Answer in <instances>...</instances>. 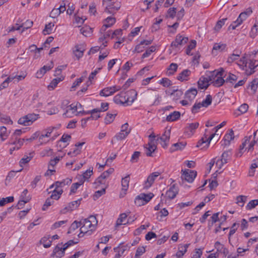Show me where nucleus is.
Returning <instances> with one entry per match:
<instances>
[{
	"instance_id": "nucleus-1",
	"label": "nucleus",
	"mask_w": 258,
	"mask_h": 258,
	"mask_svg": "<svg viewBox=\"0 0 258 258\" xmlns=\"http://www.w3.org/2000/svg\"><path fill=\"white\" fill-rule=\"evenodd\" d=\"M257 51L245 53L244 56L237 63V64L243 70H245L247 75H250L254 72V69L258 66V60L253 59V55L257 53Z\"/></svg>"
},
{
	"instance_id": "nucleus-2",
	"label": "nucleus",
	"mask_w": 258,
	"mask_h": 258,
	"mask_svg": "<svg viewBox=\"0 0 258 258\" xmlns=\"http://www.w3.org/2000/svg\"><path fill=\"white\" fill-rule=\"evenodd\" d=\"M137 92L131 89L126 92H120L113 98L114 102L117 104L123 105L125 106L132 104L137 99Z\"/></svg>"
},
{
	"instance_id": "nucleus-3",
	"label": "nucleus",
	"mask_w": 258,
	"mask_h": 258,
	"mask_svg": "<svg viewBox=\"0 0 258 258\" xmlns=\"http://www.w3.org/2000/svg\"><path fill=\"white\" fill-rule=\"evenodd\" d=\"M225 72L223 68H220L219 70H215L210 73L211 78L212 79V83L216 87H221L226 82L224 78L225 77Z\"/></svg>"
},
{
	"instance_id": "nucleus-4",
	"label": "nucleus",
	"mask_w": 258,
	"mask_h": 258,
	"mask_svg": "<svg viewBox=\"0 0 258 258\" xmlns=\"http://www.w3.org/2000/svg\"><path fill=\"white\" fill-rule=\"evenodd\" d=\"M81 228L80 229V232L78 235L79 237H82L84 234L90 235L91 234L93 230L95 229V227L93 226L88 219H84L80 221Z\"/></svg>"
},
{
	"instance_id": "nucleus-5",
	"label": "nucleus",
	"mask_w": 258,
	"mask_h": 258,
	"mask_svg": "<svg viewBox=\"0 0 258 258\" xmlns=\"http://www.w3.org/2000/svg\"><path fill=\"white\" fill-rule=\"evenodd\" d=\"M39 116L38 114L29 113L20 118L18 123L24 126L30 125L39 118Z\"/></svg>"
},
{
	"instance_id": "nucleus-6",
	"label": "nucleus",
	"mask_w": 258,
	"mask_h": 258,
	"mask_svg": "<svg viewBox=\"0 0 258 258\" xmlns=\"http://www.w3.org/2000/svg\"><path fill=\"white\" fill-rule=\"evenodd\" d=\"M152 193L148 194H141L137 196L135 199V204L138 207L144 205L148 203L153 197Z\"/></svg>"
},
{
	"instance_id": "nucleus-7",
	"label": "nucleus",
	"mask_w": 258,
	"mask_h": 258,
	"mask_svg": "<svg viewBox=\"0 0 258 258\" xmlns=\"http://www.w3.org/2000/svg\"><path fill=\"white\" fill-rule=\"evenodd\" d=\"M210 132L207 129H206L204 137L202 138L197 143V147H201L204 143H206V146L207 147L209 146L211 141L213 139V138L216 135H219L218 134L216 133H212L210 135Z\"/></svg>"
},
{
	"instance_id": "nucleus-8",
	"label": "nucleus",
	"mask_w": 258,
	"mask_h": 258,
	"mask_svg": "<svg viewBox=\"0 0 258 258\" xmlns=\"http://www.w3.org/2000/svg\"><path fill=\"white\" fill-rule=\"evenodd\" d=\"M54 129V127L50 126L42 132L39 138V142L40 145L45 144L48 142L49 140H46L45 138L50 137Z\"/></svg>"
},
{
	"instance_id": "nucleus-9",
	"label": "nucleus",
	"mask_w": 258,
	"mask_h": 258,
	"mask_svg": "<svg viewBox=\"0 0 258 258\" xmlns=\"http://www.w3.org/2000/svg\"><path fill=\"white\" fill-rule=\"evenodd\" d=\"M33 22L32 21L27 20L25 23L21 25L16 24L15 26H13L10 30V31H14L16 30H21L22 32L27 30L28 29L30 28L33 25Z\"/></svg>"
},
{
	"instance_id": "nucleus-10",
	"label": "nucleus",
	"mask_w": 258,
	"mask_h": 258,
	"mask_svg": "<svg viewBox=\"0 0 258 258\" xmlns=\"http://www.w3.org/2000/svg\"><path fill=\"white\" fill-rule=\"evenodd\" d=\"M182 171L183 172L182 178L188 182H192L197 176V171L190 169H185L184 171L182 170Z\"/></svg>"
},
{
	"instance_id": "nucleus-11",
	"label": "nucleus",
	"mask_w": 258,
	"mask_h": 258,
	"mask_svg": "<svg viewBox=\"0 0 258 258\" xmlns=\"http://www.w3.org/2000/svg\"><path fill=\"white\" fill-rule=\"evenodd\" d=\"M120 88V87L118 86L106 87L100 91L99 95L101 96L108 97L112 95L116 91H119Z\"/></svg>"
},
{
	"instance_id": "nucleus-12",
	"label": "nucleus",
	"mask_w": 258,
	"mask_h": 258,
	"mask_svg": "<svg viewBox=\"0 0 258 258\" xmlns=\"http://www.w3.org/2000/svg\"><path fill=\"white\" fill-rule=\"evenodd\" d=\"M170 130L166 131L162 136L157 139V141L161 145L162 147L166 148L170 139Z\"/></svg>"
},
{
	"instance_id": "nucleus-13",
	"label": "nucleus",
	"mask_w": 258,
	"mask_h": 258,
	"mask_svg": "<svg viewBox=\"0 0 258 258\" xmlns=\"http://www.w3.org/2000/svg\"><path fill=\"white\" fill-rule=\"evenodd\" d=\"M76 108L77 106L75 105V103L70 104L68 107L67 110L63 112V116L65 117H72L78 115Z\"/></svg>"
},
{
	"instance_id": "nucleus-14",
	"label": "nucleus",
	"mask_w": 258,
	"mask_h": 258,
	"mask_svg": "<svg viewBox=\"0 0 258 258\" xmlns=\"http://www.w3.org/2000/svg\"><path fill=\"white\" fill-rule=\"evenodd\" d=\"M212 81V79L211 78V76L208 77L202 76L198 82V86L201 89H206L209 86V82Z\"/></svg>"
},
{
	"instance_id": "nucleus-15",
	"label": "nucleus",
	"mask_w": 258,
	"mask_h": 258,
	"mask_svg": "<svg viewBox=\"0 0 258 258\" xmlns=\"http://www.w3.org/2000/svg\"><path fill=\"white\" fill-rule=\"evenodd\" d=\"M121 4L119 2L114 3L107 5L105 9V12L110 14H114L120 8Z\"/></svg>"
},
{
	"instance_id": "nucleus-16",
	"label": "nucleus",
	"mask_w": 258,
	"mask_h": 258,
	"mask_svg": "<svg viewBox=\"0 0 258 258\" xmlns=\"http://www.w3.org/2000/svg\"><path fill=\"white\" fill-rule=\"evenodd\" d=\"M145 153L147 156L152 157V153L156 149V146L153 140L144 146Z\"/></svg>"
},
{
	"instance_id": "nucleus-17",
	"label": "nucleus",
	"mask_w": 258,
	"mask_h": 258,
	"mask_svg": "<svg viewBox=\"0 0 258 258\" xmlns=\"http://www.w3.org/2000/svg\"><path fill=\"white\" fill-rule=\"evenodd\" d=\"M116 22V19L114 17H108L103 21V26L100 31H105L107 28L112 26Z\"/></svg>"
},
{
	"instance_id": "nucleus-18",
	"label": "nucleus",
	"mask_w": 258,
	"mask_h": 258,
	"mask_svg": "<svg viewBox=\"0 0 258 258\" xmlns=\"http://www.w3.org/2000/svg\"><path fill=\"white\" fill-rule=\"evenodd\" d=\"M24 142L25 139H20L16 136L14 137L12 135L8 144L17 146V149H20Z\"/></svg>"
},
{
	"instance_id": "nucleus-19",
	"label": "nucleus",
	"mask_w": 258,
	"mask_h": 258,
	"mask_svg": "<svg viewBox=\"0 0 258 258\" xmlns=\"http://www.w3.org/2000/svg\"><path fill=\"white\" fill-rule=\"evenodd\" d=\"M178 192L177 186L173 184L169 187L166 192V197L171 200L175 198Z\"/></svg>"
},
{
	"instance_id": "nucleus-20",
	"label": "nucleus",
	"mask_w": 258,
	"mask_h": 258,
	"mask_svg": "<svg viewBox=\"0 0 258 258\" xmlns=\"http://www.w3.org/2000/svg\"><path fill=\"white\" fill-rule=\"evenodd\" d=\"M62 244V243L60 245ZM65 250H63V248L60 246V244H58L54 248L52 253L51 254V257L54 256L57 258H61L64 254Z\"/></svg>"
},
{
	"instance_id": "nucleus-21",
	"label": "nucleus",
	"mask_w": 258,
	"mask_h": 258,
	"mask_svg": "<svg viewBox=\"0 0 258 258\" xmlns=\"http://www.w3.org/2000/svg\"><path fill=\"white\" fill-rule=\"evenodd\" d=\"M53 67L52 61H51L49 64L44 66L36 73V77L37 78H42L43 75L48 71L50 70Z\"/></svg>"
},
{
	"instance_id": "nucleus-22",
	"label": "nucleus",
	"mask_w": 258,
	"mask_h": 258,
	"mask_svg": "<svg viewBox=\"0 0 258 258\" xmlns=\"http://www.w3.org/2000/svg\"><path fill=\"white\" fill-rule=\"evenodd\" d=\"M226 44L222 43H215L213 47L212 53L214 55H217L218 52H222L225 50Z\"/></svg>"
},
{
	"instance_id": "nucleus-23",
	"label": "nucleus",
	"mask_w": 258,
	"mask_h": 258,
	"mask_svg": "<svg viewBox=\"0 0 258 258\" xmlns=\"http://www.w3.org/2000/svg\"><path fill=\"white\" fill-rule=\"evenodd\" d=\"M153 40L152 39H149V40H144L142 41L139 44H138L136 47L135 51L138 53H140L142 52L144 49V45H148L150 44Z\"/></svg>"
},
{
	"instance_id": "nucleus-24",
	"label": "nucleus",
	"mask_w": 258,
	"mask_h": 258,
	"mask_svg": "<svg viewBox=\"0 0 258 258\" xmlns=\"http://www.w3.org/2000/svg\"><path fill=\"white\" fill-rule=\"evenodd\" d=\"M197 93L198 91L196 88H190L185 92V98L191 102L195 99Z\"/></svg>"
},
{
	"instance_id": "nucleus-25",
	"label": "nucleus",
	"mask_w": 258,
	"mask_h": 258,
	"mask_svg": "<svg viewBox=\"0 0 258 258\" xmlns=\"http://www.w3.org/2000/svg\"><path fill=\"white\" fill-rule=\"evenodd\" d=\"M84 51L85 49L79 45H76L73 49V53L78 59L83 56Z\"/></svg>"
},
{
	"instance_id": "nucleus-26",
	"label": "nucleus",
	"mask_w": 258,
	"mask_h": 258,
	"mask_svg": "<svg viewBox=\"0 0 258 258\" xmlns=\"http://www.w3.org/2000/svg\"><path fill=\"white\" fill-rule=\"evenodd\" d=\"M191 74V72L190 70L188 69L184 70L182 72L179 73L177 77V79L181 82L184 81H187L188 79V77Z\"/></svg>"
},
{
	"instance_id": "nucleus-27",
	"label": "nucleus",
	"mask_w": 258,
	"mask_h": 258,
	"mask_svg": "<svg viewBox=\"0 0 258 258\" xmlns=\"http://www.w3.org/2000/svg\"><path fill=\"white\" fill-rule=\"evenodd\" d=\"M189 243L180 245L178 248V250L176 253V256L178 258H182V256L187 251V249L189 247Z\"/></svg>"
},
{
	"instance_id": "nucleus-28",
	"label": "nucleus",
	"mask_w": 258,
	"mask_h": 258,
	"mask_svg": "<svg viewBox=\"0 0 258 258\" xmlns=\"http://www.w3.org/2000/svg\"><path fill=\"white\" fill-rule=\"evenodd\" d=\"M199 125V123L198 122L189 123L186 126L185 131L189 135H192Z\"/></svg>"
},
{
	"instance_id": "nucleus-29",
	"label": "nucleus",
	"mask_w": 258,
	"mask_h": 258,
	"mask_svg": "<svg viewBox=\"0 0 258 258\" xmlns=\"http://www.w3.org/2000/svg\"><path fill=\"white\" fill-rule=\"evenodd\" d=\"M180 116V113L179 111H174L167 116L166 121L172 122L178 119Z\"/></svg>"
},
{
	"instance_id": "nucleus-30",
	"label": "nucleus",
	"mask_w": 258,
	"mask_h": 258,
	"mask_svg": "<svg viewBox=\"0 0 258 258\" xmlns=\"http://www.w3.org/2000/svg\"><path fill=\"white\" fill-rule=\"evenodd\" d=\"M241 52L238 50H234L233 53L231 54L227 58L228 63H232L236 60H237L240 57Z\"/></svg>"
},
{
	"instance_id": "nucleus-31",
	"label": "nucleus",
	"mask_w": 258,
	"mask_h": 258,
	"mask_svg": "<svg viewBox=\"0 0 258 258\" xmlns=\"http://www.w3.org/2000/svg\"><path fill=\"white\" fill-rule=\"evenodd\" d=\"M185 142H178L172 145L170 148L171 152H173L177 150H181L185 147L186 145Z\"/></svg>"
},
{
	"instance_id": "nucleus-32",
	"label": "nucleus",
	"mask_w": 258,
	"mask_h": 258,
	"mask_svg": "<svg viewBox=\"0 0 258 258\" xmlns=\"http://www.w3.org/2000/svg\"><path fill=\"white\" fill-rule=\"evenodd\" d=\"M252 137V136H249V137H246L244 138V141L242 143V144L239 147V151L237 153V156L241 157L243 153V150L247 143L250 142V140Z\"/></svg>"
},
{
	"instance_id": "nucleus-33",
	"label": "nucleus",
	"mask_w": 258,
	"mask_h": 258,
	"mask_svg": "<svg viewBox=\"0 0 258 258\" xmlns=\"http://www.w3.org/2000/svg\"><path fill=\"white\" fill-rule=\"evenodd\" d=\"M34 154V152H30L29 153V156L25 155L24 157H23L19 162L20 165L23 167V165L28 163L33 157Z\"/></svg>"
},
{
	"instance_id": "nucleus-34",
	"label": "nucleus",
	"mask_w": 258,
	"mask_h": 258,
	"mask_svg": "<svg viewBox=\"0 0 258 258\" xmlns=\"http://www.w3.org/2000/svg\"><path fill=\"white\" fill-rule=\"evenodd\" d=\"M63 78L62 77H58L53 79L49 85L47 86V88L49 90H53L57 85V84L61 81H62Z\"/></svg>"
},
{
	"instance_id": "nucleus-35",
	"label": "nucleus",
	"mask_w": 258,
	"mask_h": 258,
	"mask_svg": "<svg viewBox=\"0 0 258 258\" xmlns=\"http://www.w3.org/2000/svg\"><path fill=\"white\" fill-rule=\"evenodd\" d=\"M100 110L99 108H95L91 110L88 111L86 112V114H91V117H92V120H96L100 117Z\"/></svg>"
},
{
	"instance_id": "nucleus-36",
	"label": "nucleus",
	"mask_w": 258,
	"mask_h": 258,
	"mask_svg": "<svg viewBox=\"0 0 258 258\" xmlns=\"http://www.w3.org/2000/svg\"><path fill=\"white\" fill-rule=\"evenodd\" d=\"M231 156V153L230 151H224L221 157V160L223 163H227L228 161L230 160Z\"/></svg>"
},
{
	"instance_id": "nucleus-37",
	"label": "nucleus",
	"mask_w": 258,
	"mask_h": 258,
	"mask_svg": "<svg viewBox=\"0 0 258 258\" xmlns=\"http://www.w3.org/2000/svg\"><path fill=\"white\" fill-rule=\"evenodd\" d=\"M50 236H44L41 238L40 242L43 244L44 247H49L52 243V240H50Z\"/></svg>"
},
{
	"instance_id": "nucleus-38",
	"label": "nucleus",
	"mask_w": 258,
	"mask_h": 258,
	"mask_svg": "<svg viewBox=\"0 0 258 258\" xmlns=\"http://www.w3.org/2000/svg\"><path fill=\"white\" fill-rule=\"evenodd\" d=\"M127 217V216L125 213L121 214L116 222V227H118L122 224H126V223H124V222Z\"/></svg>"
},
{
	"instance_id": "nucleus-39",
	"label": "nucleus",
	"mask_w": 258,
	"mask_h": 258,
	"mask_svg": "<svg viewBox=\"0 0 258 258\" xmlns=\"http://www.w3.org/2000/svg\"><path fill=\"white\" fill-rule=\"evenodd\" d=\"M178 65L175 63H171L168 68L167 75L168 76L173 75L176 71Z\"/></svg>"
},
{
	"instance_id": "nucleus-40",
	"label": "nucleus",
	"mask_w": 258,
	"mask_h": 258,
	"mask_svg": "<svg viewBox=\"0 0 258 258\" xmlns=\"http://www.w3.org/2000/svg\"><path fill=\"white\" fill-rule=\"evenodd\" d=\"M130 182V175H127L126 176L122 178L121 185L122 186V190L126 191L128 188Z\"/></svg>"
},
{
	"instance_id": "nucleus-41",
	"label": "nucleus",
	"mask_w": 258,
	"mask_h": 258,
	"mask_svg": "<svg viewBox=\"0 0 258 258\" xmlns=\"http://www.w3.org/2000/svg\"><path fill=\"white\" fill-rule=\"evenodd\" d=\"M257 84H258V80L255 79L249 84L247 88H250L252 93H255L256 91L258 92V87Z\"/></svg>"
},
{
	"instance_id": "nucleus-42",
	"label": "nucleus",
	"mask_w": 258,
	"mask_h": 258,
	"mask_svg": "<svg viewBox=\"0 0 258 258\" xmlns=\"http://www.w3.org/2000/svg\"><path fill=\"white\" fill-rule=\"evenodd\" d=\"M128 135H127V133H123L122 132H120L118 133H117L112 139L111 140V143H113V141L116 140L117 141L122 140L124 139Z\"/></svg>"
},
{
	"instance_id": "nucleus-43",
	"label": "nucleus",
	"mask_w": 258,
	"mask_h": 258,
	"mask_svg": "<svg viewBox=\"0 0 258 258\" xmlns=\"http://www.w3.org/2000/svg\"><path fill=\"white\" fill-rule=\"evenodd\" d=\"M175 40L177 41L178 43L180 44V46L182 47L187 42L188 39L186 37H182L178 34L176 36Z\"/></svg>"
},
{
	"instance_id": "nucleus-44",
	"label": "nucleus",
	"mask_w": 258,
	"mask_h": 258,
	"mask_svg": "<svg viewBox=\"0 0 258 258\" xmlns=\"http://www.w3.org/2000/svg\"><path fill=\"white\" fill-rule=\"evenodd\" d=\"M234 132L231 130L230 132L228 134H226L224 137V142H225V144H229L230 141L234 139Z\"/></svg>"
},
{
	"instance_id": "nucleus-45",
	"label": "nucleus",
	"mask_w": 258,
	"mask_h": 258,
	"mask_svg": "<svg viewBox=\"0 0 258 258\" xmlns=\"http://www.w3.org/2000/svg\"><path fill=\"white\" fill-rule=\"evenodd\" d=\"M79 227H81L80 221L78 222L75 220L71 225L69 228L68 234H71L73 233L75 230L78 229Z\"/></svg>"
},
{
	"instance_id": "nucleus-46",
	"label": "nucleus",
	"mask_w": 258,
	"mask_h": 258,
	"mask_svg": "<svg viewBox=\"0 0 258 258\" xmlns=\"http://www.w3.org/2000/svg\"><path fill=\"white\" fill-rule=\"evenodd\" d=\"M183 95V92L181 90L173 89L171 93V95L173 96L174 100L179 99Z\"/></svg>"
},
{
	"instance_id": "nucleus-47",
	"label": "nucleus",
	"mask_w": 258,
	"mask_h": 258,
	"mask_svg": "<svg viewBox=\"0 0 258 258\" xmlns=\"http://www.w3.org/2000/svg\"><path fill=\"white\" fill-rule=\"evenodd\" d=\"M117 113L114 112L113 113H107L105 118V123L107 124L111 123L114 119Z\"/></svg>"
},
{
	"instance_id": "nucleus-48",
	"label": "nucleus",
	"mask_w": 258,
	"mask_h": 258,
	"mask_svg": "<svg viewBox=\"0 0 258 258\" xmlns=\"http://www.w3.org/2000/svg\"><path fill=\"white\" fill-rule=\"evenodd\" d=\"M109 175L105 171L103 172L100 176H99L96 180L95 183L104 184L105 179L108 177Z\"/></svg>"
},
{
	"instance_id": "nucleus-49",
	"label": "nucleus",
	"mask_w": 258,
	"mask_h": 258,
	"mask_svg": "<svg viewBox=\"0 0 258 258\" xmlns=\"http://www.w3.org/2000/svg\"><path fill=\"white\" fill-rule=\"evenodd\" d=\"M63 192L62 189H54L50 196L51 199L58 200Z\"/></svg>"
},
{
	"instance_id": "nucleus-50",
	"label": "nucleus",
	"mask_w": 258,
	"mask_h": 258,
	"mask_svg": "<svg viewBox=\"0 0 258 258\" xmlns=\"http://www.w3.org/2000/svg\"><path fill=\"white\" fill-rule=\"evenodd\" d=\"M93 167H90L86 171H85L82 175L83 176V178H85L87 181H88L89 180V178L93 173Z\"/></svg>"
},
{
	"instance_id": "nucleus-51",
	"label": "nucleus",
	"mask_w": 258,
	"mask_h": 258,
	"mask_svg": "<svg viewBox=\"0 0 258 258\" xmlns=\"http://www.w3.org/2000/svg\"><path fill=\"white\" fill-rule=\"evenodd\" d=\"M258 132V130L253 133V139L251 141L248 147V151H252L253 150V147L256 143H257V141H256V136Z\"/></svg>"
},
{
	"instance_id": "nucleus-52",
	"label": "nucleus",
	"mask_w": 258,
	"mask_h": 258,
	"mask_svg": "<svg viewBox=\"0 0 258 258\" xmlns=\"http://www.w3.org/2000/svg\"><path fill=\"white\" fill-rule=\"evenodd\" d=\"M238 77L231 73H229L228 76L226 78V83H230L233 84L237 80Z\"/></svg>"
},
{
	"instance_id": "nucleus-53",
	"label": "nucleus",
	"mask_w": 258,
	"mask_h": 258,
	"mask_svg": "<svg viewBox=\"0 0 258 258\" xmlns=\"http://www.w3.org/2000/svg\"><path fill=\"white\" fill-rule=\"evenodd\" d=\"M247 197L245 196H239L236 198L237 204L240 207H243L246 201Z\"/></svg>"
},
{
	"instance_id": "nucleus-54",
	"label": "nucleus",
	"mask_w": 258,
	"mask_h": 258,
	"mask_svg": "<svg viewBox=\"0 0 258 258\" xmlns=\"http://www.w3.org/2000/svg\"><path fill=\"white\" fill-rule=\"evenodd\" d=\"M145 251L146 249L144 246L138 247L134 258H140V256L143 255L145 252Z\"/></svg>"
},
{
	"instance_id": "nucleus-55",
	"label": "nucleus",
	"mask_w": 258,
	"mask_h": 258,
	"mask_svg": "<svg viewBox=\"0 0 258 258\" xmlns=\"http://www.w3.org/2000/svg\"><path fill=\"white\" fill-rule=\"evenodd\" d=\"M212 101V97L210 95H207L205 99H204L202 104L203 107H207L211 104Z\"/></svg>"
},
{
	"instance_id": "nucleus-56",
	"label": "nucleus",
	"mask_w": 258,
	"mask_h": 258,
	"mask_svg": "<svg viewBox=\"0 0 258 258\" xmlns=\"http://www.w3.org/2000/svg\"><path fill=\"white\" fill-rule=\"evenodd\" d=\"M258 205V200H253L250 201L246 206L245 208L247 210H251Z\"/></svg>"
},
{
	"instance_id": "nucleus-57",
	"label": "nucleus",
	"mask_w": 258,
	"mask_h": 258,
	"mask_svg": "<svg viewBox=\"0 0 258 258\" xmlns=\"http://www.w3.org/2000/svg\"><path fill=\"white\" fill-rule=\"evenodd\" d=\"M130 247V246H128L127 245L121 246L120 248H119L118 253L115 255L114 257L120 258L121 256V255L124 253V252L127 250V248Z\"/></svg>"
},
{
	"instance_id": "nucleus-58",
	"label": "nucleus",
	"mask_w": 258,
	"mask_h": 258,
	"mask_svg": "<svg viewBox=\"0 0 258 258\" xmlns=\"http://www.w3.org/2000/svg\"><path fill=\"white\" fill-rule=\"evenodd\" d=\"M14 201V197L12 196L7 197L6 198H2L0 200V206H4L7 203H11Z\"/></svg>"
},
{
	"instance_id": "nucleus-59",
	"label": "nucleus",
	"mask_w": 258,
	"mask_h": 258,
	"mask_svg": "<svg viewBox=\"0 0 258 258\" xmlns=\"http://www.w3.org/2000/svg\"><path fill=\"white\" fill-rule=\"evenodd\" d=\"M156 50L155 46H152L148 49L146 50V52L144 53L142 56V58H145L149 57L151 54Z\"/></svg>"
},
{
	"instance_id": "nucleus-60",
	"label": "nucleus",
	"mask_w": 258,
	"mask_h": 258,
	"mask_svg": "<svg viewBox=\"0 0 258 258\" xmlns=\"http://www.w3.org/2000/svg\"><path fill=\"white\" fill-rule=\"evenodd\" d=\"M154 179L152 176L150 174L147 178L146 181L145 182V186L144 187L146 188H148L152 185V184L154 182Z\"/></svg>"
},
{
	"instance_id": "nucleus-61",
	"label": "nucleus",
	"mask_w": 258,
	"mask_h": 258,
	"mask_svg": "<svg viewBox=\"0 0 258 258\" xmlns=\"http://www.w3.org/2000/svg\"><path fill=\"white\" fill-rule=\"evenodd\" d=\"M28 192V190L25 189L20 196V199L26 201V202H29L31 198L29 195L27 196Z\"/></svg>"
},
{
	"instance_id": "nucleus-62",
	"label": "nucleus",
	"mask_w": 258,
	"mask_h": 258,
	"mask_svg": "<svg viewBox=\"0 0 258 258\" xmlns=\"http://www.w3.org/2000/svg\"><path fill=\"white\" fill-rule=\"evenodd\" d=\"M170 47L173 50L177 51L180 49L181 46H180V44L178 43L177 41L175 39L172 42Z\"/></svg>"
},
{
	"instance_id": "nucleus-63",
	"label": "nucleus",
	"mask_w": 258,
	"mask_h": 258,
	"mask_svg": "<svg viewBox=\"0 0 258 258\" xmlns=\"http://www.w3.org/2000/svg\"><path fill=\"white\" fill-rule=\"evenodd\" d=\"M227 20V18H225L218 21L214 27L215 30L217 31H219Z\"/></svg>"
},
{
	"instance_id": "nucleus-64",
	"label": "nucleus",
	"mask_w": 258,
	"mask_h": 258,
	"mask_svg": "<svg viewBox=\"0 0 258 258\" xmlns=\"http://www.w3.org/2000/svg\"><path fill=\"white\" fill-rule=\"evenodd\" d=\"M53 203V201L50 198H47L42 207V210L45 211L46 209Z\"/></svg>"
}]
</instances>
